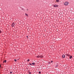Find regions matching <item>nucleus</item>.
<instances>
[{
	"instance_id": "f257e3e1",
	"label": "nucleus",
	"mask_w": 74,
	"mask_h": 74,
	"mask_svg": "<svg viewBox=\"0 0 74 74\" xmlns=\"http://www.w3.org/2000/svg\"><path fill=\"white\" fill-rule=\"evenodd\" d=\"M66 56H69V59H71L73 58V56L70 55V54H66Z\"/></svg>"
},
{
	"instance_id": "f03ea898",
	"label": "nucleus",
	"mask_w": 74,
	"mask_h": 74,
	"mask_svg": "<svg viewBox=\"0 0 74 74\" xmlns=\"http://www.w3.org/2000/svg\"><path fill=\"white\" fill-rule=\"evenodd\" d=\"M69 4V2H66L64 3V5H67Z\"/></svg>"
},
{
	"instance_id": "7ed1b4c3",
	"label": "nucleus",
	"mask_w": 74,
	"mask_h": 74,
	"mask_svg": "<svg viewBox=\"0 0 74 74\" xmlns=\"http://www.w3.org/2000/svg\"><path fill=\"white\" fill-rule=\"evenodd\" d=\"M58 6H59V5H54L53 6L54 7H58Z\"/></svg>"
},
{
	"instance_id": "20e7f679",
	"label": "nucleus",
	"mask_w": 74,
	"mask_h": 74,
	"mask_svg": "<svg viewBox=\"0 0 74 74\" xmlns=\"http://www.w3.org/2000/svg\"><path fill=\"white\" fill-rule=\"evenodd\" d=\"M14 25H15V24H14V23H13L12 24V27H14Z\"/></svg>"
},
{
	"instance_id": "39448f33",
	"label": "nucleus",
	"mask_w": 74,
	"mask_h": 74,
	"mask_svg": "<svg viewBox=\"0 0 74 74\" xmlns=\"http://www.w3.org/2000/svg\"><path fill=\"white\" fill-rule=\"evenodd\" d=\"M62 58H65V55H63L62 56Z\"/></svg>"
},
{
	"instance_id": "423d86ee",
	"label": "nucleus",
	"mask_w": 74,
	"mask_h": 74,
	"mask_svg": "<svg viewBox=\"0 0 74 74\" xmlns=\"http://www.w3.org/2000/svg\"><path fill=\"white\" fill-rule=\"evenodd\" d=\"M32 65H35V63H34V62H32Z\"/></svg>"
},
{
	"instance_id": "0eeeda50",
	"label": "nucleus",
	"mask_w": 74,
	"mask_h": 74,
	"mask_svg": "<svg viewBox=\"0 0 74 74\" xmlns=\"http://www.w3.org/2000/svg\"><path fill=\"white\" fill-rule=\"evenodd\" d=\"M6 62H7V60H5L4 61H3V63H4V62L5 63H6Z\"/></svg>"
},
{
	"instance_id": "6e6552de",
	"label": "nucleus",
	"mask_w": 74,
	"mask_h": 74,
	"mask_svg": "<svg viewBox=\"0 0 74 74\" xmlns=\"http://www.w3.org/2000/svg\"><path fill=\"white\" fill-rule=\"evenodd\" d=\"M40 58H43V56H40Z\"/></svg>"
},
{
	"instance_id": "1a4fd4ad",
	"label": "nucleus",
	"mask_w": 74,
	"mask_h": 74,
	"mask_svg": "<svg viewBox=\"0 0 74 74\" xmlns=\"http://www.w3.org/2000/svg\"><path fill=\"white\" fill-rule=\"evenodd\" d=\"M56 2H58V3L59 1V0H56Z\"/></svg>"
},
{
	"instance_id": "9d476101",
	"label": "nucleus",
	"mask_w": 74,
	"mask_h": 74,
	"mask_svg": "<svg viewBox=\"0 0 74 74\" xmlns=\"http://www.w3.org/2000/svg\"><path fill=\"white\" fill-rule=\"evenodd\" d=\"M36 57H37V58H40V57L39 56H37Z\"/></svg>"
},
{
	"instance_id": "9b49d317",
	"label": "nucleus",
	"mask_w": 74,
	"mask_h": 74,
	"mask_svg": "<svg viewBox=\"0 0 74 74\" xmlns=\"http://www.w3.org/2000/svg\"><path fill=\"white\" fill-rule=\"evenodd\" d=\"M25 15L26 16H28V15L26 13V14H25Z\"/></svg>"
},
{
	"instance_id": "f8f14e48",
	"label": "nucleus",
	"mask_w": 74,
	"mask_h": 74,
	"mask_svg": "<svg viewBox=\"0 0 74 74\" xmlns=\"http://www.w3.org/2000/svg\"><path fill=\"white\" fill-rule=\"evenodd\" d=\"M29 61H30V60H29V59H28L27 60V62H29Z\"/></svg>"
},
{
	"instance_id": "ddd939ff",
	"label": "nucleus",
	"mask_w": 74,
	"mask_h": 74,
	"mask_svg": "<svg viewBox=\"0 0 74 74\" xmlns=\"http://www.w3.org/2000/svg\"><path fill=\"white\" fill-rule=\"evenodd\" d=\"M14 61H15V62H16V61H17V60H16V59H15Z\"/></svg>"
},
{
	"instance_id": "4468645a",
	"label": "nucleus",
	"mask_w": 74,
	"mask_h": 74,
	"mask_svg": "<svg viewBox=\"0 0 74 74\" xmlns=\"http://www.w3.org/2000/svg\"><path fill=\"white\" fill-rule=\"evenodd\" d=\"M29 64L31 66H32V64L31 63H29Z\"/></svg>"
},
{
	"instance_id": "2eb2a0df",
	"label": "nucleus",
	"mask_w": 74,
	"mask_h": 74,
	"mask_svg": "<svg viewBox=\"0 0 74 74\" xmlns=\"http://www.w3.org/2000/svg\"><path fill=\"white\" fill-rule=\"evenodd\" d=\"M41 72L40 71L39 72V74H41Z\"/></svg>"
},
{
	"instance_id": "dca6fc26",
	"label": "nucleus",
	"mask_w": 74,
	"mask_h": 74,
	"mask_svg": "<svg viewBox=\"0 0 74 74\" xmlns=\"http://www.w3.org/2000/svg\"><path fill=\"white\" fill-rule=\"evenodd\" d=\"M10 74H12V72H10Z\"/></svg>"
},
{
	"instance_id": "f3484780",
	"label": "nucleus",
	"mask_w": 74,
	"mask_h": 74,
	"mask_svg": "<svg viewBox=\"0 0 74 74\" xmlns=\"http://www.w3.org/2000/svg\"><path fill=\"white\" fill-rule=\"evenodd\" d=\"M56 67H58V64H57V65L56 66Z\"/></svg>"
},
{
	"instance_id": "a211bd4d",
	"label": "nucleus",
	"mask_w": 74,
	"mask_h": 74,
	"mask_svg": "<svg viewBox=\"0 0 74 74\" xmlns=\"http://www.w3.org/2000/svg\"><path fill=\"white\" fill-rule=\"evenodd\" d=\"M29 74H31V72H29Z\"/></svg>"
},
{
	"instance_id": "6ab92c4d",
	"label": "nucleus",
	"mask_w": 74,
	"mask_h": 74,
	"mask_svg": "<svg viewBox=\"0 0 74 74\" xmlns=\"http://www.w3.org/2000/svg\"><path fill=\"white\" fill-rule=\"evenodd\" d=\"M1 33V31L0 30V33Z\"/></svg>"
},
{
	"instance_id": "aec40b11",
	"label": "nucleus",
	"mask_w": 74,
	"mask_h": 74,
	"mask_svg": "<svg viewBox=\"0 0 74 74\" xmlns=\"http://www.w3.org/2000/svg\"><path fill=\"white\" fill-rule=\"evenodd\" d=\"M51 63H52V62H53V61H52V60L51 61Z\"/></svg>"
},
{
	"instance_id": "412c9836",
	"label": "nucleus",
	"mask_w": 74,
	"mask_h": 74,
	"mask_svg": "<svg viewBox=\"0 0 74 74\" xmlns=\"http://www.w3.org/2000/svg\"><path fill=\"white\" fill-rule=\"evenodd\" d=\"M49 64H50L51 63V62H49L48 63Z\"/></svg>"
},
{
	"instance_id": "4be33fe9",
	"label": "nucleus",
	"mask_w": 74,
	"mask_h": 74,
	"mask_svg": "<svg viewBox=\"0 0 74 74\" xmlns=\"http://www.w3.org/2000/svg\"><path fill=\"white\" fill-rule=\"evenodd\" d=\"M27 38L28 39V36H27Z\"/></svg>"
},
{
	"instance_id": "5701e85b",
	"label": "nucleus",
	"mask_w": 74,
	"mask_h": 74,
	"mask_svg": "<svg viewBox=\"0 0 74 74\" xmlns=\"http://www.w3.org/2000/svg\"><path fill=\"white\" fill-rule=\"evenodd\" d=\"M1 65H0V68H1Z\"/></svg>"
},
{
	"instance_id": "b1692460",
	"label": "nucleus",
	"mask_w": 74,
	"mask_h": 74,
	"mask_svg": "<svg viewBox=\"0 0 74 74\" xmlns=\"http://www.w3.org/2000/svg\"><path fill=\"white\" fill-rule=\"evenodd\" d=\"M22 10H23V9L22 8Z\"/></svg>"
}]
</instances>
